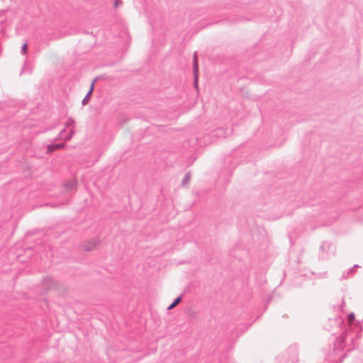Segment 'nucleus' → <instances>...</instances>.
Returning <instances> with one entry per match:
<instances>
[{
	"label": "nucleus",
	"mask_w": 363,
	"mask_h": 363,
	"mask_svg": "<svg viewBox=\"0 0 363 363\" xmlns=\"http://www.w3.org/2000/svg\"><path fill=\"white\" fill-rule=\"evenodd\" d=\"M77 186V181L76 179H70L65 182L62 185V188L65 192H71L75 191Z\"/></svg>",
	"instance_id": "f257e3e1"
},
{
	"label": "nucleus",
	"mask_w": 363,
	"mask_h": 363,
	"mask_svg": "<svg viewBox=\"0 0 363 363\" xmlns=\"http://www.w3.org/2000/svg\"><path fill=\"white\" fill-rule=\"evenodd\" d=\"M63 147H64V145L62 144L49 145L47 146L46 152L50 154V153H52L57 150L62 149Z\"/></svg>",
	"instance_id": "f03ea898"
},
{
	"label": "nucleus",
	"mask_w": 363,
	"mask_h": 363,
	"mask_svg": "<svg viewBox=\"0 0 363 363\" xmlns=\"http://www.w3.org/2000/svg\"><path fill=\"white\" fill-rule=\"evenodd\" d=\"M97 243L96 241H91L84 244L83 248L86 251H91L96 248Z\"/></svg>",
	"instance_id": "7ed1b4c3"
},
{
	"label": "nucleus",
	"mask_w": 363,
	"mask_h": 363,
	"mask_svg": "<svg viewBox=\"0 0 363 363\" xmlns=\"http://www.w3.org/2000/svg\"><path fill=\"white\" fill-rule=\"evenodd\" d=\"M194 69L195 74L196 86H197V79H198V60L197 56L194 55Z\"/></svg>",
	"instance_id": "20e7f679"
},
{
	"label": "nucleus",
	"mask_w": 363,
	"mask_h": 363,
	"mask_svg": "<svg viewBox=\"0 0 363 363\" xmlns=\"http://www.w3.org/2000/svg\"><path fill=\"white\" fill-rule=\"evenodd\" d=\"M181 297H178L169 307L168 309L171 310L174 308L177 304H179L181 301Z\"/></svg>",
	"instance_id": "39448f33"
},
{
	"label": "nucleus",
	"mask_w": 363,
	"mask_h": 363,
	"mask_svg": "<svg viewBox=\"0 0 363 363\" xmlns=\"http://www.w3.org/2000/svg\"><path fill=\"white\" fill-rule=\"evenodd\" d=\"M93 91H91V90L89 89L86 97L84 98L83 102L84 104L86 103L87 101L89 100L90 97H91V95L92 94Z\"/></svg>",
	"instance_id": "423d86ee"
},
{
	"label": "nucleus",
	"mask_w": 363,
	"mask_h": 363,
	"mask_svg": "<svg viewBox=\"0 0 363 363\" xmlns=\"http://www.w3.org/2000/svg\"><path fill=\"white\" fill-rule=\"evenodd\" d=\"M354 320V314H350L348 316V322L350 323H352Z\"/></svg>",
	"instance_id": "0eeeda50"
},
{
	"label": "nucleus",
	"mask_w": 363,
	"mask_h": 363,
	"mask_svg": "<svg viewBox=\"0 0 363 363\" xmlns=\"http://www.w3.org/2000/svg\"><path fill=\"white\" fill-rule=\"evenodd\" d=\"M22 52H23V54H26V52H27V44L26 43H24L23 45Z\"/></svg>",
	"instance_id": "6e6552de"
},
{
	"label": "nucleus",
	"mask_w": 363,
	"mask_h": 363,
	"mask_svg": "<svg viewBox=\"0 0 363 363\" xmlns=\"http://www.w3.org/2000/svg\"><path fill=\"white\" fill-rule=\"evenodd\" d=\"M95 82H96V79L93 80V82L91 84L90 89H89L91 90V91H94Z\"/></svg>",
	"instance_id": "1a4fd4ad"
},
{
	"label": "nucleus",
	"mask_w": 363,
	"mask_h": 363,
	"mask_svg": "<svg viewBox=\"0 0 363 363\" xmlns=\"http://www.w3.org/2000/svg\"><path fill=\"white\" fill-rule=\"evenodd\" d=\"M120 3H121L120 1H118V0L116 1L114 3L115 7H117Z\"/></svg>",
	"instance_id": "9d476101"
}]
</instances>
